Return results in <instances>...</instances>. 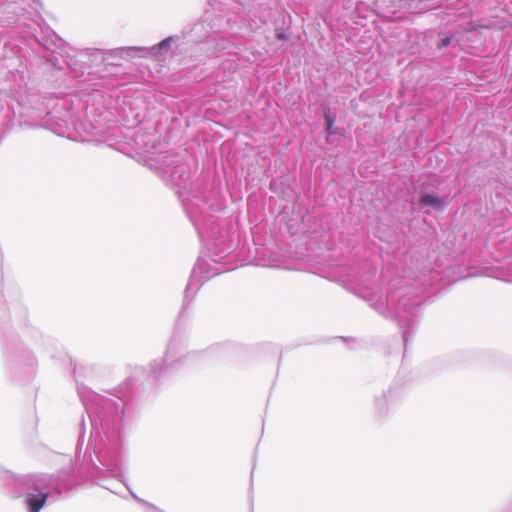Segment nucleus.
I'll use <instances>...</instances> for the list:
<instances>
[{
	"mask_svg": "<svg viewBox=\"0 0 512 512\" xmlns=\"http://www.w3.org/2000/svg\"><path fill=\"white\" fill-rule=\"evenodd\" d=\"M162 178L175 189L183 207L208 251V259L197 260L185 289V301L197 293L204 281L226 271L223 261L232 251L230 230L215 213L222 207L206 197V188L190 183L191 167L180 154L160 153L155 166Z\"/></svg>",
	"mask_w": 512,
	"mask_h": 512,
	"instance_id": "obj_1",
	"label": "nucleus"
},
{
	"mask_svg": "<svg viewBox=\"0 0 512 512\" xmlns=\"http://www.w3.org/2000/svg\"><path fill=\"white\" fill-rule=\"evenodd\" d=\"M79 396L90 420V459L97 469L109 472L127 489L124 478L126 446L123 435L127 394L107 391L99 394L78 388Z\"/></svg>",
	"mask_w": 512,
	"mask_h": 512,
	"instance_id": "obj_2",
	"label": "nucleus"
},
{
	"mask_svg": "<svg viewBox=\"0 0 512 512\" xmlns=\"http://www.w3.org/2000/svg\"><path fill=\"white\" fill-rule=\"evenodd\" d=\"M365 299L379 314L398 321L406 346L410 331H413L417 324L416 318L421 304L412 288L398 285L396 282L391 285L385 298L377 292H369Z\"/></svg>",
	"mask_w": 512,
	"mask_h": 512,
	"instance_id": "obj_3",
	"label": "nucleus"
},
{
	"mask_svg": "<svg viewBox=\"0 0 512 512\" xmlns=\"http://www.w3.org/2000/svg\"><path fill=\"white\" fill-rule=\"evenodd\" d=\"M3 489L11 498L24 497L27 512H40L49 497L53 476L27 474L17 476L8 471L1 475Z\"/></svg>",
	"mask_w": 512,
	"mask_h": 512,
	"instance_id": "obj_4",
	"label": "nucleus"
},
{
	"mask_svg": "<svg viewBox=\"0 0 512 512\" xmlns=\"http://www.w3.org/2000/svg\"><path fill=\"white\" fill-rule=\"evenodd\" d=\"M183 350V341L178 337H173L167 346L165 357L161 360H155L150 364V377L155 379L166 376L171 370L179 367L193 354L180 356Z\"/></svg>",
	"mask_w": 512,
	"mask_h": 512,
	"instance_id": "obj_5",
	"label": "nucleus"
},
{
	"mask_svg": "<svg viewBox=\"0 0 512 512\" xmlns=\"http://www.w3.org/2000/svg\"><path fill=\"white\" fill-rule=\"evenodd\" d=\"M174 41V37L170 36L163 39L160 43L153 45L152 47H125L117 49V54L120 56H147V55H157L162 51H168L171 48V45Z\"/></svg>",
	"mask_w": 512,
	"mask_h": 512,
	"instance_id": "obj_6",
	"label": "nucleus"
},
{
	"mask_svg": "<svg viewBox=\"0 0 512 512\" xmlns=\"http://www.w3.org/2000/svg\"><path fill=\"white\" fill-rule=\"evenodd\" d=\"M207 44L213 47V51L209 52V56H220L222 52L227 51V54H236L238 48L224 37H209Z\"/></svg>",
	"mask_w": 512,
	"mask_h": 512,
	"instance_id": "obj_7",
	"label": "nucleus"
},
{
	"mask_svg": "<svg viewBox=\"0 0 512 512\" xmlns=\"http://www.w3.org/2000/svg\"><path fill=\"white\" fill-rule=\"evenodd\" d=\"M446 197H440L433 193H427L421 196L419 205L421 207H432L435 210L442 211L447 205Z\"/></svg>",
	"mask_w": 512,
	"mask_h": 512,
	"instance_id": "obj_8",
	"label": "nucleus"
},
{
	"mask_svg": "<svg viewBox=\"0 0 512 512\" xmlns=\"http://www.w3.org/2000/svg\"><path fill=\"white\" fill-rule=\"evenodd\" d=\"M46 124L48 125L49 129H51L55 134L59 136L71 137L70 124L67 119L61 118L54 121L53 118H49L46 121Z\"/></svg>",
	"mask_w": 512,
	"mask_h": 512,
	"instance_id": "obj_9",
	"label": "nucleus"
},
{
	"mask_svg": "<svg viewBox=\"0 0 512 512\" xmlns=\"http://www.w3.org/2000/svg\"><path fill=\"white\" fill-rule=\"evenodd\" d=\"M73 128L76 133L79 134V140L80 141H87V136L92 135V131L94 130V127L87 122L83 121H75L73 122Z\"/></svg>",
	"mask_w": 512,
	"mask_h": 512,
	"instance_id": "obj_10",
	"label": "nucleus"
},
{
	"mask_svg": "<svg viewBox=\"0 0 512 512\" xmlns=\"http://www.w3.org/2000/svg\"><path fill=\"white\" fill-rule=\"evenodd\" d=\"M324 119H325V131L328 135H332L333 127L336 122V117L333 115L329 109L324 111Z\"/></svg>",
	"mask_w": 512,
	"mask_h": 512,
	"instance_id": "obj_11",
	"label": "nucleus"
},
{
	"mask_svg": "<svg viewBox=\"0 0 512 512\" xmlns=\"http://www.w3.org/2000/svg\"><path fill=\"white\" fill-rule=\"evenodd\" d=\"M291 33L287 32L284 28L277 27L275 29V37L280 41H287L290 39Z\"/></svg>",
	"mask_w": 512,
	"mask_h": 512,
	"instance_id": "obj_12",
	"label": "nucleus"
},
{
	"mask_svg": "<svg viewBox=\"0 0 512 512\" xmlns=\"http://www.w3.org/2000/svg\"><path fill=\"white\" fill-rule=\"evenodd\" d=\"M84 436H85V422H84V420H82L81 425H80L77 446H79L80 444L81 445L83 444Z\"/></svg>",
	"mask_w": 512,
	"mask_h": 512,
	"instance_id": "obj_13",
	"label": "nucleus"
},
{
	"mask_svg": "<svg viewBox=\"0 0 512 512\" xmlns=\"http://www.w3.org/2000/svg\"><path fill=\"white\" fill-rule=\"evenodd\" d=\"M386 403H387V397L385 394L382 395L379 399H377V407L381 412L383 411Z\"/></svg>",
	"mask_w": 512,
	"mask_h": 512,
	"instance_id": "obj_14",
	"label": "nucleus"
},
{
	"mask_svg": "<svg viewBox=\"0 0 512 512\" xmlns=\"http://www.w3.org/2000/svg\"><path fill=\"white\" fill-rule=\"evenodd\" d=\"M450 44V38L449 37H446L444 39L441 40L440 44H439V47L442 48V47H446Z\"/></svg>",
	"mask_w": 512,
	"mask_h": 512,
	"instance_id": "obj_15",
	"label": "nucleus"
},
{
	"mask_svg": "<svg viewBox=\"0 0 512 512\" xmlns=\"http://www.w3.org/2000/svg\"><path fill=\"white\" fill-rule=\"evenodd\" d=\"M34 364H35V359L32 356H30L29 357V365L33 366Z\"/></svg>",
	"mask_w": 512,
	"mask_h": 512,
	"instance_id": "obj_16",
	"label": "nucleus"
},
{
	"mask_svg": "<svg viewBox=\"0 0 512 512\" xmlns=\"http://www.w3.org/2000/svg\"><path fill=\"white\" fill-rule=\"evenodd\" d=\"M26 18L33 19V16H32V14L30 12H27Z\"/></svg>",
	"mask_w": 512,
	"mask_h": 512,
	"instance_id": "obj_17",
	"label": "nucleus"
},
{
	"mask_svg": "<svg viewBox=\"0 0 512 512\" xmlns=\"http://www.w3.org/2000/svg\"><path fill=\"white\" fill-rule=\"evenodd\" d=\"M34 2H35V4H36L37 6H41V3L39 2V0H34Z\"/></svg>",
	"mask_w": 512,
	"mask_h": 512,
	"instance_id": "obj_18",
	"label": "nucleus"
},
{
	"mask_svg": "<svg viewBox=\"0 0 512 512\" xmlns=\"http://www.w3.org/2000/svg\"><path fill=\"white\" fill-rule=\"evenodd\" d=\"M103 487L106 488L107 490H110L111 492H114L110 487H107V486H104V485H103Z\"/></svg>",
	"mask_w": 512,
	"mask_h": 512,
	"instance_id": "obj_19",
	"label": "nucleus"
}]
</instances>
